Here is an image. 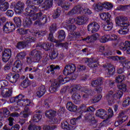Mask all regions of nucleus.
<instances>
[{
	"label": "nucleus",
	"instance_id": "1",
	"mask_svg": "<svg viewBox=\"0 0 130 130\" xmlns=\"http://www.w3.org/2000/svg\"><path fill=\"white\" fill-rule=\"evenodd\" d=\"M125 80V76L124 75L118 76L115 78L116 83H117V87L119 90L117 92L114 93V96L115 101H116L118 99H120L123 94V92L126 91V85L122 83V82Z\"/></svg>",
	"mask_w": 130,
	"mask_h": 130
},
{
	"label": "nucleus",
	"instance_id": "2",
	"mask_svg": "<svg viewBox=\"0 0 130 130\" xmlns=\"http://www.w3.org/2000/svg\"><path fill=\"white\" fill-rule=\"evenodd\" d=\"M22 38L23 42H19L16 46L18 49H23L30 43L36 42V38L28 35L23 36Z\"/></svg>",
	"mask_w": 130,
	"mask_h": 130
},
{
	"label": "nucleus",
	"instance_id": "3",
	"mask_svg": "<svg viewBox=\"0 0 130 130\" xmlns=\"http://www.w3.org/2000/svg\"><path fill=\"white\" fill-rule=\"evenodd\" d=\"M64 79H63V76L60 75L59 76L58 79H55L51 85L49 90L50 93H54L57 91V89L59 88L60 84H64Z\"/></svg>",
	"mask_w": 130,
	"mask_h": 130
},
{
	"label": "nucleus",
	"instance_id": "4",
	"mask_svg": "<svg viewBox=\"0 0 130 130\" xmlns=\"http://www.w3.org/2000/svg\"><path fill=\"white\" fill-rule=\"evenodd\" d=\"M89 18L87 16H78L75 18H70L68 20H67V22L68 24H74L75 22H76L77 25H84L86 24Z\"/></svg>",
	"mask_w": 130,
	"mask_h": 130
},
{
	"label": "nucleus",
	"instance_id": "5",
	"mask_svg": "<svg viewBox=\"0 0 130 130\" xmlns=\"http://www.w3.org/2000/svg\"><path fill=\"white\" fill-rule=\"evenodd\" d=\"M128 19L126 16L119 15L116 17L115 22L116 25L120 27H128L129 22L127 21Z\"/></svg>",
	"mask_w": 130,
	"mask_h": 130
},
{
	"label": "nucleus",
	"instance_id": "6",
	"mask_svg": "<svg viewBox=\"0 0 130 130\" xmlns=\"http://www.w3.org/2000/svg\"><path fill=\"white\" fill-rule=\"evenodd\" d=\"M104 82V78L102 77L98 78L97 79L91 82V85L92 87H95L97 93H101L102 92L103 88L101 85Z\"/></svg>",
	"mask_w": 130,
	"mask_h": 130
},
{
	"label": "nucleus",
	"instance_id": "7",
	"mask_svg": "<svg viewBox=\"0 0 130 130\" xmlns=\"http://www.w3.org/2000/svg\"><path fill=\"white\" fill-rule=\"evenodd\" d=\"M29 55L30 56H34L32 58L34 62H39L42 58V52L40 50H38L35 49L30 51Z\"/></svg>",
	"mask_w": 130,
	"mask_h": 130
},
{
	"label": "nucleus",
	"instance_id": "8",
	"mask_svg": "<svg viewBox=\"0 0 130 130\" xmlns=\"http://www.w3.org/2000/svg\"><path fill=\"white\" fill-rule=\"evenodd\" d=\"M76 71V65L73 63L67 64L63 70V74L64 76H69L73 74Z\"/></svg>",
	"mask_w": 130,
	"mask_h": 130
},
{
	"label": "nucleus",
	"instance_id": "9",
	"mask_svg": "<svg viewBox=\"0 0 130 130\" xmlns=\"http://www.w3.org/2000/svg\"><path fill=\"white\" fill-rule=\"evenodd\" d=\"M36 20H39L41 24L44 25V24L47 22V17L46 15L43 14L42 12H40L34 15L32 21H36Z\"/></svg>",
	"mask_w": 130,
	"mask_h": 130
},
{
	"label": "nucleus",
	"instance_id": "10",
	"mask_svg": "<svg viewBox=\"0 0 130 130\" xmlns=\"http://www.w3.org/2000/svg\"><path fill=\"white\" fill-rule=\"evenodd\" d=\"M3 29L4 32H6L7 34H10V33L14 32L16 29V25H15L13 22H7L5 25H4Z\"/></svg>",
	"mask_w": 130,
	"mask_h": 130
},
{
	"label": "nucleus",
	"instance_id": "11",
	"mask_svg": "<svg viewBox=\"0 0 130 130\" xmlns=\"http://www.w3.org/2000/svg\"><path fill=\"white\" fill-rule=\"evenodd\" d=\"M100 29V25L96 22H92L89 23L87 26V30L91 33H96Z\"/></svg>",
	"mask_w": 130,
	"mask_h": 130
},
{
	"label": "nucleus",
	"instance_id": "12",
	"mask_svg": "<svg viewBox=\"0 0 130 130\" xmlns=\"http://www.w3.org/2000/svg\"><path fill=\"white\" fill-rule=\"evenodd\" d=\"M13 87L9 88H4L2 89L1 95L4 98H10L13 94Z\"/></svg>",
	"mask_w": 130,
	"mask_h": 130
},
{
	"label": "nucleus",
	"instance_id": "13",
	"mask_svg": "<svg viewBox=\"0 0 130 130\" xmlns=\"http://www.w3.org/2000/svg\"><path fill=\"white\" fill-rule=\"evenodd\" d=\"M12 51L10 49H5L2 53V60L4 62H8L11 58Z\"/></svg>",
	"mask_w": 130,
	"mask_h": 130
},
{
	"label": "nucleus",
	"instance_id": "14",
	"mask_svg": "<svg viewBox=\"0 0 130 130\" xmlns=\"http://www.w3.org/2000/svg\"><path fill=\"white\" fill-rule=\"evenodd\" d=\"M119 49L123 51H126L127 54H130V42L126 41L124 43L119 44Z\"/></svg>",
	"mask_w": 130,
	"mask_h": 130
},
{
	"label": "nucleus",
	"instance_id": "15",
	"mask_svg": "<svg viewBox=\"0 0 130 130\" xmlns=\"http://www.w3.org/2000/svg\"><path fill=\"white\" fill-rule=\"evenodd\" d=\"M80 91L85 93V94H84L82 96V98L84 100L88 99L89 97H90V96L93 94V91H92V90L89 89V88H88L87 87H81Z\"/></svg>",
	"mask_w": 130,
	"mask_h": 130
},
{
	"label": "nucleus",
	"instance_id": "16",
	"mask_svg": "<svg viewBox=\"0 0 130 130\" xmlns=\"http://www.w3.org/2000/svg\"><path fill=\"white\" fill-rule=\"evenodd\" d=\"M38 10V7L32 6L31 7H27L25 9L26 13H23L25 16H33L34 13Z\"/></svg>",
	"mask_w": 130,
	"mask_h": 130
},
{
	"label": "nucleus",
	"instance_id": "17",
	"mask_svg": "<svg viewBox=\"0 0 130 130\" xmlns=\"http://www.w3.org/2000/svg\"><path fill=\"white\" fill-rule=\"evenodd\" d=\"M24 8L25 4L19 1L14 7V11L16 14H21V13H23Z\"/></svg>",
	"mask_w": 130,
	"mask_h": 130
},
{
	"label": "nucleus",
	"instance_id": "18",
	"mask_svg": "<svg viewBox=\"0 0 130 130\" xmlns=\"http://www.w3.org/2000/svg\"><path fill=\"white\" fill-rule=\"evenodd\" d=\"M59 70H60L59 66L51 64L46 73L47 74H50L51 76H54L56 74V71H59Z\"/></svg>",
	"mask_w": 130,
	"mask_h": 130
},
{
	"label": "nucleus",
	"instance_id": "19",
	"mask_svg": "<svg viewBox=\"0 0 130 130\" xmlns=\"http://www.w3.org/2000/svg\"><path fill=\"white\" fill-rule=\"evenodd\" d=\"M95 115L96 116H98V117H100L102 119H106V118L108 117L107 112L103 109H100L96 110Z\"/></svg>",
	"mask_w": 130,
	"mask_h": 130
},
{
	"label": "nucleus",
	"instance_id": "20",
	"mask_svg": "<svg viewBox=\"0 0 130 130\" xmlns=\"http://www.w3.org/2000/svg\"><path fill=\"white\" fill-rule=\"evenodd\" d=\"M106 99L108 101L109 105L111 106L113 104L115 103V99L114 98V92L110 91L106 95Z\"/></svg>",
	"mask_w": 130,
	"mask_h": 130
},
{
	"label": "nucleus",
	"instance_id": "21",
	"mask_svg": "<svg viewBox=\"0 0 130 130\" xmlns=\"http://www.w3.org/2000/svg\"><path fill=\"white\" fill-rule=\"evenodd\" d=\"M105 69H107L108 77H111L114 75L115 73V68L111 64H108L107 66H104Z\"/></svg>",
	"mask_w": 130,
	"mask_h": 130
},
{
	"label": "nucleus",
	"instance_id": "22",
	"mask_svg": "<svg viewBox=\"0 0 130 130\" xmlns=\"http://www.w3.org/2000/svg\"><path fill=\"white\" fill-rule=\"evenodd\" d=\"M14 67L13 68V71L15 73H20L22 71V62L17 60L14 62Z\"/></svg>",
	"mask_w": 130,
	"mask_h": 130
},
{
	"label": "nucleus",
	"instance_id": "23",
	"mask_svg": "<svg viewBox=\"0 0 130 130\" xmlns=\"http://www.w3.org/2000/svg\"><path fill=\"white\" fill-rule=\"evenodd\" d=\"M85 62L88 63L87 64L88 67H89V68H93L94 69H95V68H97V67H98V64H96V62H97V60H96L94 58H92L90 59L86 58L85 59Z\"/></svg>",
	"mask_w": 130,
	"mask_h": 130
},
{
	"label": "nucleus",
	"instance_id": "24",
	"mask_svg": "<svg viewBox=\"0 0 130 130\" xmlns=\"http://www.w3.org/2000/svg\"><path fill=\"white\" fill-rule=\"evenodd\" d=\"M80 37L81 33H80V32H76L74 34H70L68 38L70 41H75V40L79 39Z\"/></svg>",
	"mask_w": 130,
	"mask_h": 130
},
{
	"label": "nucleus",
	"instance_id": "25",
	"mask_svg": "<svg viewBox=\"0 0 130 130\" xmlns=\"http://www.w3.org/2000/svg\"><path fill=\"white\" fill-rule=\"evenodd\" d=\"M52 5H53V0H45L44 3L42 5V8L45 10H48L52 7Z\"/></svg>",
	"mask_w": 130,
	"mask_h": 130
},
{
	"label": "nucleus",
	"instance_id": "26",
	"mask_svg": "<svg viewBox=\"0 0 130 130\" xmlns=\"http://www.w3.org/2000/svg\"><path fill=\"white\" fill-rule=\"evenodd\" d=\"M95 111V108L93 106H90L88 107L85 111H84L85 115L84 116V117L85 118H90L92 115H91V113L92 112H94Z\"/></svg>",
	"mask_w": 130,
	"mask_h": 130
},
{
	"label": "nucleus",
	"instance_id": "27",
	"mask_svg": "<svg viewBox=\"0 0 130 130\" xmlns=\"http://www.w3.org/2000/svg\"><path fill=\"white\" fill-rule=\"evenodd\" d=\"M100 17L102 20H103V21H106V22L112 21L111 20V18H110L111 15L108 13L104 12L101 13L100 15Z\"/></svg>",
	"mask_w": 130,
	"mask_h": 130
},
{
	"label": "nucleus",
	"instance_id": "28",
	"mask_svg": "<svg viewBox=\"0 0 130 130\" xmlns=\"http://www.w3.org/2000/svg\"><path fill=\"white\" fill-rule=\"evenodd\" d=\"M67 109L71 112H76V111L78 110V107L74 105L72 102H68L66 105Z\"/></svg>",
	"mask_w": 130,
	"mask_h": 130
},
{
	"label": "nucleus",
	"instance_id": "29",
	"mask_svg": "<svg viewBox=\"0 0 130 130\" xmlns=\"http://www.w3.org/2000/svg\"><path fill=\"white\" fill-rule=\"evenodd\" d=\"M45 92H46L45 86L44 85L40 86L38 90L36 92L37 96L39 98H41L45 94Z\"/></svg>",
	"mask_w": 130,
	"mask_h": 130
},
{
	"label": "nucleus",
	"instance_id": "30",
	"mask_svg": "<svg viewBox=\"0 0 130 130\" xmlns=\"http://www.w3.org/2000/svg\"><path fill=\"white\" fill-rule=\"evenodd\" d=\"M45 115L49 119H51L56 115V111L53 110H47L45 112Z\"/></svg>",
	"mask_w": 130,
	"mask_h": 130
},
{
	"label": "nucleus",
	"instance_id": "31",
	"mask_svg": "<svg viewBox=\"0 0 130 130\" xmlns=\"http://www.w3.org/2000/svg\"><path fill=\"white\" fill-rule=\"evenodd\" d=\"M23 98H22L20 101L17 102V105H19L20 106H30L31 101L27 99L26 100L23 99Z\"/></svg>",
	"mask_w": 130,
	"mask_h": 130
},
{
	"label": "nucleus",
	"instance_id": "32",
	"mask_svg": "<svg viewBox=\"0 0 130 130\" xmlns=\"http://www.w3.org/2000/svg\"><path fill=\"white\" fill-rule=\"evenodd\" d=\"M23 24L25 28H29L32 25V19L30 17H25L23 20Z\"/></svg>",
	"mask_w": 130,
	"mask_h": 130
},
{
	"label": "nucleus",
	"instance_id": "33",
	"mask_svg": "<svg viewBox=\"0 0 130 130\" xmlns=\"http://www.w3.org/2000/svg\"><path fill=\"white\" fill-rule=\"evenodd\" d=\"M103 28L105 31H110L112 30V28H113L112 20L106 22L105 24L103 25Z\"/></svg>",
	"mask_w": 130,
	"mask_h": 130
},
{
	"label": "nucleus",
	"instance_id": "34",
	"mask_svg": "<svg viewBox=\"0 0 130 130\" xmlns=\"http://www.w3.org/2000/svg\"><path fill=\"white\" fill-rule=\"evenodd\" d=\"M61 126L63 129L66 130H73L75 128V126L69 125L67 121L62 122L61 124Z\"/></svg>",
	"mask_w": 130,
	"mask_h": 130
},
{
	"label": "nucleus",
	"instance_id": "35",
	"mask_svg": "<svg viewBox=\"0 0 130 130\" xmlns=\"http://www.w3.org/2000/svg\"><path fill=\"white\" fill-rule=\"evenodd\" d=\"M20 78V75L18 73L14 74V75H12L11 76H8V79H9L10 82L14 84L17 82L18 80Z\"/></svg>",
	"mask_w": 130,
	"mask_h": 130
},
{
	"label": "nucleus",
	"instance_id": "36",
	"mask_svg": "<svg viewBox=\"0 0 130 130\" xmlns=\"http://www.w3.org/2000/svg\"><path fill=\"white\" fill-rule=\"evenodd\" d=\"M81 99V95L77 92L73 93L72 100L75 104H80V100Z\"/></svg>",
	"mask_w": 130,
	"mask_h": 130
},
{
	"label": "nucleus",
	"instance_id": "37",
	"mask_svg": "<svg viewBox=\"0 0 130 130\" xmlns=\"http://www.w3.org/2000/svg\"><path fill=\"white\" fill-rule=\"evenodd\" d=\"M104 6L103 3H99L98 4H94L92 5V9L95 11H103Z\"/></svg>",
	"mask_w": 130,
	"mask_h": 130
},
{
	"label": "nucleus",
	"instance_id": "38",
	"mask_svg": "<svg viewBox=\"0 0 130 130\" xmlns=\"http://www.w3.org/2000/svg\"><path fill=\"white\" fill-rule=\"evenodd\" d=\"M64 25L65 24V27L67 29L68 31H70V32H73V31H75L76 29H77V26L74 24H68L70 23H67V21L65 22H63Z\"/></svg>",
	"mask_w": 130,
	"mask_h": 130
},
{
	"label": "nucleus",
	"instance_id": "39",
	"mask_svg": "<svg viewBox=\"0 0 130 130\" xmlns=\"http://www.w3.org/2000/svg\"><path fill=\"white\" fill-rule=\"evenodd\" d=\"M25 96L22 95V94H19L18 95L14 97V98H11L10 99V103H14V102H18V101H20L21 99L22 98H24Z\"/></svg>",
	"mask_w": 130,
	"mask_h": 130
},
{
	"label": "nucleus",
	"instance_id": "40",
	"mask_svg": "<svg viewBox=\"0 0 130 130\" xmlns=\"http://www.w3.org/2000/svg\"><path fill=\"white\" fill-rule=\"evenodd\" d=\"M40 113V112L39 111L38 113L34 114L32 118V120L34 122H38L40 121L41 118H42V116Z\"/></svg>",
	"mask_w": 130,
	"mask_h": 130
},
{
	"label": "nucleus",
	"instance_id": "41",
	"mask_svg": "<svg viewBox=\"0 0 130 130\" xmlns=\"http://www.w3.org/2000/svg\"><path fill=\"white\" fill-rule=\"evenodd\" d=\"M58 55V53H57V49H53L51 50V52L49 54V57L51 59H55Z\"/></svg>",
	"mask_w": 130,
	"mask_h": 130
},
{
	"label": "nucleus",
	"instance_id": "42",
	"mask_svg": "<svg viewBox=\"0 0 130 130\" xmlns=\"http://www.w3.org/2000/svg\"><path fill=\"white\" fill-rule=\"evenodd\" d=\"M60 6L61 8H62L63 10L69 11V10H70V7L72 6V3L68 2H64V3H61Z\"/></svg>",
	"mask_w": 130,
	"mask_h": 130
},
{
	"label": "nucleus",
	"instance_id": "43",
	"mask_svg": "<svg viewBox=\"0 0 130 130\" xmlns=\"http://www.w3.org/2000/svg\"><path fill=\"white\" fill-rule=\"evenodd\" d=\"M78 90H81V88L78 85H72L70 89V92L71 94H74V93H77Z\"/></svg>",
	"mask_w": 130,
	"mask_h": 130
},
{
	"label": "nucleus",
	"instance_id": "44",
	"mask_svg": "<svg viewBox=\"0 0 130 130\" xmlns=\"http://www.w3.org/2000/svg\"><path fill=\"white\" fill-rule=\"evenodd\" d=\"M13 21L15 24L16 25V27H21L22 25V20H21V18L19 17H15L13 18Z\"/></svg>",
	"mask_w": 130,
	"mask_h": 130
},
{
	"label": "nucleus",
	"instance_id": "45",
	"mask_svg": "<svg viewBox=\"0 0 130 130\" xmlns=\"http://www.w3.org/2000/svg\"><path fill=\"white\" fill-rule=\"evenodd\" d=\"M30 85H31V82H30L28 78H26L21 83V86L22 87V88H27V87H28Z\"/></svg>",
	"mask_w": 130,
	"mask_h": 130
},
{
	"label": "nucleus",
	"instance_id": "46",
	"mask_svg": "<svg viewBox=\"0 0 130 130\" xmlns=\"http://www.w3.org/2000/svg\"><path fill=\"white\" fill-rule=\"evenodd\" d=\"M61 14V10H60V8H58L55 10L54 12V13L52 15V17L53 19H57L59 16H60V14Z\"/></svg>",
	"mask_w": 130,
	"mask_h": 130
},
{
	"label": "nucleus",
	"instance_id": "47",
	"mask_svg": "<svg viewBox=\"0 0 130 130\" xmlns=\"http://www.w3.org/2000/svg\"><path fill=\"white\" fill-rule=\"evenodd\" d=\"M26 52H20L17 53L16 55V58L18 59L17 60H23L25 57L26 56Z\"/></svg>",
	"mask_w": 130,
	"mask_h": 130
},
{
	"label": "nucleus",
	"instance_id": "48",
	"mask_svg": "<svg viewBox=\"0 0 130 130\" xmlns=\"http://www.w3.org/2000/svg\"><path fill=\"white\" fill-rule=\"evenodd\" d=\"M58 38L59 41H62L63 40H64L66 38V32H64V30H60V31H58Z\"/></svg>",
	"mask_w": 130,
	"mask_h": 130
},
{
	"label": "nucleus",
	"instance_id": "49",
	"mask_svg": "<svg viewBox=\"0 0 130 130\" xmlns=\"http://www.w3.org/2000/svg\"><path fill=\"white\" fill-rule=\"evenodd\" d=\"M9 3L8 2H5L3 4L0 5V10L2 12H6L8 9H9Z\"/></svg>",
	"mask_w": 130,
	"mask_h": 130
},
{
	"label": "nucleus",
	"instance_id": "50",
	"mask_svg": "<svg viewBox=\"0 0 130 130\" xmlns=\"http://www.w3.org/2000/svg\"><path fill=\"white\" fill-rule=\"evenodd\" d=\"M87 122H89L90 125H93V124H96L97 123V121L95 119V117L94 116H91L89 118H85Z\"/></svg>",
	"mask_w": 130,
	"mask_h": 130
},
{
	"label": "nucleus",
	"instance_id": "51",
	"mask_svg": "<svg viewBox=\"0 0 130 130\" xmlns=\"http://www.w3.org/2000/svg\"><path fill=\"white\" fill-rule=\"evenodd\" d=\"M122 28L118 30V33L121 35H124L128 32V26H121Z\"/></svg>",
	"mask_w": 130,
	"mask_h": 130
},
{
	"label": "nucleus",
	"instance_id": "52",
	"mask_svg": "<svg viewBox=\"0 0 130 130\" xmlns=\"http://www.w3.org/2000/svg\"><path fill=\"white\" fill-rule=\"evenodd\" d=\"M80 118H82V116L79 115L77 118H73L71 119L70 123L73 125H76L77 123H79V120H80Z\"/></svg>",
	"mask_w": 130,
	"mask_h": 130
},
{
	"label": "nucleus",
	"instance_id": "53",
	"mask_svg": "<svg viewBox=\"0 0 130 130\" xmlns=\"http://www.w3.org/2000/svg\"><path fill=\"white\" fill-rule=\"evenodd\" d=\"M17 32L19 34H20V35H25L28 34V33H30L31 31L29 29H24V28H18L17 29Z\"/></svg>",
	"mask_w": 130,
	"mask_h": 130
},
{
	"label": "nucleus",
	"instance_id": "54",
	"mask_svg": "<svg viewBox=\"0 0 130 130\" xmlns=\"http://www.w3.org/2000/svg\"><path fill=\"white\" fill-rule=\"evenodd\" d=\"M109 40H111V39H109V35L102 36L99 39L100 42L102 43H105L107 41H109Z\"/></svg>",
	"mask_w": 130,
	"mask_h": 130
},
{
	"label": "nucleus",
	"instance_id": "55",
	"mask_svg": "<svg viewBox=\"0 0 130 130\" xmlns=\"http://www.w3.org/2000/svg\"><path fill=\"white\" fill-rule=\"evenodd\" d=\"M101 98H102V95L101 94L95 95L92 100H90V102L93 104H95V103L99 102V101L101 100Z\"/></svg>",
	"mask_w": 130,
	"mask_h": 130
},
{
	"label": "nucleus",
	"instance_id": "56",
	"mask_svg": "<svg viewBox=\"0 0 130 130\" xmlns=\"http://www.w3.org/2000/svg\"><path fill=\"white\" fill-rule=\"evenodd\" d=\"M52 48H53V44L52 43H48L44 45L43 49H44L45 51H48V50H50V49H52Z\"/></svg>",
	"mask_w": 130,
	"mask_h": 130
},
{
	"label": "nucleus",
	"instance_id": "57",
	"mask_svg": "<svg viewBox=\"0 0 130 130\" xmlns=\"http://www.w3.org/2000/svg\"><path fill=\"white\" fill-rule=\"evenodd\" d=\"M44 130H54L55 128H57V125H46L43 127Z\"/></svg>",
	"mask_w": 130,
	"mask_h": 130
},
{
	"label": "nucleus",
	"instance_id": "58",
	"mask_svg": "<svg viewBox=\"0 0 130 130\" xmlns=\"http://www.w3.org/2000/svg\"><path fill=\"white\" fill-rule=\"evenodd\" d=\"M104 8L106 9V10H111L113 8V5L109 2H104L103 3Z\"/></svg>",
	"mask_w": 130,
	"mask_h": 130
},
{
	"label": "nucleus",
	"instance_id": "59",
	"mask_svg": "<svg viewBox=\"0 0 130 130\" xmlns=\"http://www.w3.org/2000/svg\"><path fill=\"white\" fill-rule=\"evenodd\" d=\"M78 13V9H77L76 6H75L70 11L68 12V15H69V16H73L74 15H76V14Z\"/></svg>",
	"mask_w": 130,
	"mask_h": 130
},
{
	"label": "nucleus",
	"instance_id": "60",
	"mask_svg": "<svg viewBox=\"0 0 130 130\" xmlns=\"http://www.w3.org/2000/svg\"><path fill=\"white\" fill-rule=\"evenodd\" d=\"M48 39L49 41H51V42H55V43H57L58 42L57 41L54 39V37H53V32L49 33Z\"/></svg>",
	"mask_w": 130,
	"mask_h": 130
},
{
	"label": "nucleus",
	"instance_id": "61",
	"mask_svg": "<svg viewBox=\"0 0 130 130\" xmlns=\"http://www.w3.org/2000/svg\"><path fill=\"white\" fill-rule=\"evenodd\" d=\"M130 105V98L129 97L126 98L123 102L122 105L123 107H126Z\"/></svg>",
	"mask_w": 130,
	"mask_h": 130
},
{
	"label": "nucleus",
	"instance_id": "62",
	"mask_svg": "<svg viewBox=\"0 0 130 130\" xmlns=\"http://www.w3.org/2000/svg\"><path fill=\"white\" fill-rule=\"evenodd\" d=\"M29 130H41V127L30 124L28 126Z\"/></svg>",
	"mask_w": 130,
	"mask_h": 130
},
{
	"label": "nucleus",
	"instance_id": "63",
	"mask_svg": "<svg viewBox=\"0 0 130 130\" xmlns=\"http://www.w3.org/2000/svg\"><path fill=\"white\" fill-rule=\"evenodd\" d=\"M46 34V31L45 30H40L36 32V36L38 37H41V36H44Z\"/></svg>",
	"mask_w": 130,
	"mask_h": 130
},
{
	"label": "nucleus",
	"instance_id": "64",
	"mask_svg": "<svg viewBox=\"0 0 130 130\" xmlns=\"http://www.w3.org/2000/svg\"><path fill=\"white\" fill-rule=\"evenodd\" d=\"M50 31L51 33H54L56 31V24L53 23L50 26Z\"/></svg>",
	"mask_w": 130,
	"mask_h": 130
}]
</instances>
